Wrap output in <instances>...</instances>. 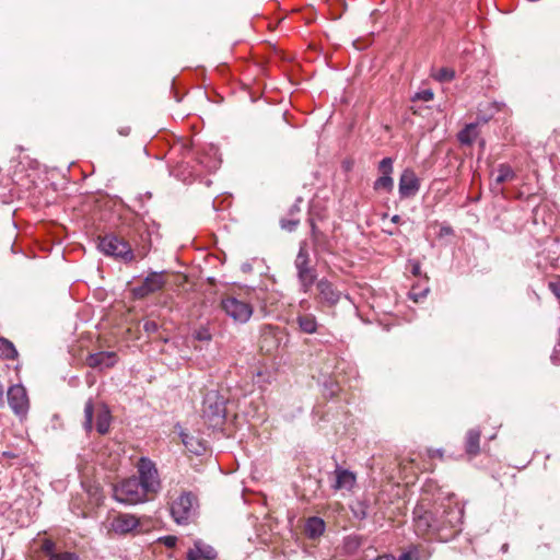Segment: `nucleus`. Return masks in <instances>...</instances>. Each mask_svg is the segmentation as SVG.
<instances>
[{
  "label": "nucleus",
  "mask_w": 560,
  "mask_h": 560,
  "mask_svg": "<svg viewBox=\"0 0 560 560\" xmlns=\"http://www.w3.org/2000/svg\"><path fill=\"white\" fill-rule=\"evenodd\" d=\"M97 247L106 256L115 257L124 262H131L137 258L143 259L150 252V244L133 250L127 241L114 234L101 237Z\"/></svg>",
  "instance_id": "nucleus-1"
},
{
  "label": "nucleus",
  "mask_w": 560,
  "mask_h": 560,
  "mask_svg": "<svg viewBox=\"0 0 560 560\" xmlns=\"http://www.w3.org/2000/svg\"><path fill=\"white\" fill-rule=\"evenodd\" d=\"M96 411V431L104 435L108 433L112 422V413L109 408L105 404H100L97 407L94 406L93 400L89 399L84 406V422L83 428L86 432H92L93 416Z\"/></svg>",
  "instance_id": "nucleus-2"
},
{
  "label": "nucleus",
  "mask_w": 560,
  "mask_h": 560,
  "mask_svg": "<svg viewBox=\"0 0 560 560\" xmlns=\"http://www.w3.org/2000/svg\"><path fill=\"white\" fill-rule=\"evenodd\" d=\"M148 495L137 477L125 479L114 487V499L120 503L138 504L144 502Z\"/></svg>",
  "instance_id": "nucleus-3"
},
{
  "label": "nucleus",
  "mask_w": 560,
  "mask_h": 560,
  "mask_svg": "<svg viewBox=\"0 0 560 560\" xmlns=\"http://www.w3.org/2000/svg\"><path fill=\"white\" fill-rule=\"evenodd\" d=\"M198 510V499L192 492H183L171 505V514L174 521L179 524H188Z\"/></svg>",
  "instance_id": "nucleus-4"
},
{
  "label": "nucleus",
  "mask_w": 560,
  "mask_h": 560,
  "mask_svg": "<svg viewBox=\"0 0 560 560\" xmlns=\"http://www.w3.org/2000/svg\"><path fill=\"white\" fill-rule=\"evenodd\" d=\"M225 399L218 390H209L202 401V416L213 425L219 424L225 418Z\"/></svg>",
  "instance_id": "nucleus-5"
},
{
  "label": "nucleus",
  "mask_w": 560,
  "mask_h": 560,
  "mask_svg": "<svg viewBox=\"0 0 560 560\" xmlns=\"http://www.w3.org/2000/svg\"><path fill=\"white\" fill-rule=\"evenodd\" d=\"M139 481L148 494H155L161 488V481L155 464L147 457L138 463Z\"/></svg>",
  "instance_id": "nucleus-6"
},
{
  "label": "nucleus",
  "mask_w": 560,
  "mask_h": 560,
  "mask_svg": "<svg viewBox=\"0 0 560 560\" xmlns=\"http://www.w3.org/2000/svg\"><path fill=\"white\" fill-rule=\"evenodd\" d=\"M221 308L236 323H246L253 314V307L249 303L234 296L222 299Z\"/></svg>",
  "instance_id": "nucleus-7"
},
{
  "label": "nucleus",
  "mask_w": 560,
  "mask_h": 560,
  "mask_svg": "<svg viewBox=\"0 0 560 560\" xmlns=\"http://www.w3.org/2000/svg\"><path fill=\"white\" fill-rule=\"evenodd\" d=\"M295 267L298 269V276L304 292H307L315 281L314 271L308 268V252L306 244L300 245L299 254L295 259Z\"/></svg>",
  "instance_id": "nucleus-8"
},
{
  "label": "nucleus",
  "mask_w": 560,
  "mask_h": 560,
  "mask_svg": "<svg viewBox=\"0 0 560 560\" xmlns=\"http://www.w3.org/2000/svg\"><path fill=\"white\" fill-rule=\"evenodd\" d=\"M8 402L16 416H26L30 404L26 389L22 385H13L9 388Z\"/></svg>",
  "instance_id": "nucleus-9"
},
{
  "label": "nucleus",
  "mask_w": 560,
  "mask_h": 560,
  "mask_svg": "<svg viewBox=\"0 0 560 560\" xmlns=\"http://www.w3.org/2000/svg\"><path fill=\"white\" fill-rule=\"evenodd\" d=\"M165 284L162 273L151 272L140 285L132 289V293L137 299H143L149 294L160 291Z\"/></svg>",
  "instance_id": "nucleus-10"
},
{
  "label": "nucleus",
  "mask_w": 560,
  "mask_h": 560,
  "mask_svg": "<svg viewBox=\"0 0 560 560\" xmlns=\"http://www.w3.org/2000/svg\"><path fill=\"white\" fill-rule=\"evenodd\" d=\"M413 514L415 526L420 534H425L430 530H441L440 518H435L432 512L422 511L420 508H417Z\"/></svg>",
  "instance_id": "nucleus-11"
},
{
  "label": "nucleus",
  "mask_w": 560,
  "mask_h": 560,
  "mask_svg": "<svg viewBox=\"0 0 560 560\" xmlns=\"http://www.w3.org/2000/svg\"><path fill=\"white\" fill-rule=\"evenodd\" d=\"M332 474L335 480L331 483V488L335 491H351L355 487L357 475L353 471L337 465Z\"/></svg>",
  "instance_id": "nucleus-12"
},
{
  "label": "nucleus",
  "mask_w": 560,
  "mask_h": 560,
  "mask_svg": "<svg viewBox=\"0 0 560 560\" xmlns=\"http://www.w3.org/2000/svg\"><path fill=\"white\" fill-rule=\"evenodd\" d=\"M398 188L400 198L413 197L419 191L420 182L412 170L406 168L401 173Z\"/></svg>",
  "instance_id": "nucleus-13"
},
{
  "label": "nucleus",
  "mask_w": 560,
  "mask_h": 560,
  "mask_svg": "<svg viewBox=\"0 0 560 560\" xmlns=\"http://www.w3.org/2000/svg\"><path fill=\"white\" fill-rule=\"evenodd\" d=\"M464 517V510L463 508L458 506L457 504L448 505L446 509L443 510L442 515L440 518V525L441 529L444 528H457Z\"/></svg>",
  "instance_id": "nucleus-14"
},
{
  "label": "nucleus",
  "mask_w": 560,
  "mask_h": 560,
  "mask_svg": "<svg viewBox=\"0 0 560 560\" xmlns=\"http://www.w3.org/2000/svg\"><path fill=\"white\" fill-rule=\"evenodd\" d=\"M139 525V518L132 514L120 513L115 516L112 521V529L120 535L128 534L137 528Z\"/></svg>",
  "instance_id": "nucleus-15"
},
{
  "label": "nucleus",
  "mask_w": 560,
  "mask_h": 560,
  "mask_svg": "<svg viewBox=\"0 0 560 560\" xmlns=\"http://www.w3.org/2000/svg\"><path fill=\"white\" fill-rule=\"evenodd\" d=\"M117 362V354L113 351L92 353L86 358V364L92 369L113 368Z\"/></svg>",
  "instance_id": "nucleus-16"
},
{
  "label": "nucleus",
  "mask_w": 560,
  "mask_h": 560,
  "mask_svg": "<svg viewBox=\"0 0 560 560\" xmlns=\"http://www.w3.org/2000/svg\"><path fill=\"white\" fill-rule=\"evenodd\" d=\"M317 290L320 299L330 306L336 305L341 298V292L336 290L326 279H322L317 282Z\"/></svg>",
  "instance_id": "nucleus-17"
},
{
  "label": "nucleus",
  "mask_w": 560,
  "mask_h": 560,
  "mask_svg": "<svg viewBox=\"0 0 560 560\" xmlns=\"http://www.w3.org/2000/svg\"><path fill=\"white\" fill-rule=\"evenodd\" d=\"M215 557V550L200 541H196L194 548L187 552V560H213Z\"/></svg>",
  "instance_id": "nucleus-18"
},
{
  "label": "nucleus",
  "mask_w": 560,
  "mask_h": 560,
  "mask_svg": "<svg viewBox=\"0 0 560 560\" xmlns=\"http://www.w3.org/2000/svg\"><path fill=\"white\" fill-rule=\"evenodd\" d=\"M325 528L326 524L324 520L317 516H313L306 521L304 532L308 538L315 539L324 534Z\"/></svg>",
  "instance_id": "nucleus-19"
},
{
  "label": "nucleus",
  "mask_w": 560,
  "mask_h": 560,
  "mask_svg": "<svg viewBox=\"0 0 560 560\" xmlns=\"http://www.w3.org/2000/svg\"><path fill=\"white\" fill-rule=\"evenodd\" d=\"M277 328L272 326H264L261 330V349H266L267 352H270L273 348L277 350L279 346V341L277 338Z\"/></svg>",
  "instance_id": "nucleus-20"
},
{
  "label": "nucleus",
  "mask_w": 560,
  "mask_h": 560,
  "mask_svg": "<svg viewBox=\"0 0 560 560\" xmlns=\"http://www.w3.org/2000/svg\"><path fill=\"white\" fill-rule=\"evenodd\" d=\"M480 436L481 432L478 429H470L466 434L465 450L470 456H476L480 452Z\"/></svg>",
  "instance_id": "nucleus-21"
},
{
  "label": "nucleus",
  "mask_w": 560,
  "mask_h": 560,
  "mask_svg": "<svg viewBox=\"0 0 560 560\" xmlns=\"http://www.w3.org/2000/svg\"><path fill=\"white\" fill-rule=\"evenodd\" d=\"M296 323L302 332L314 334L317 330L318 324L316 317L313 314L299 315Z\"/></svg>",
  "instance_id": "nucleus-22"
},
{
  "label": "nucleus",
  "mask_w": 560,
  "mask_h": 560,
  "mask_svg": "<svg viewBox=\"0 0 560 560\" xmlns=\"http://www.w3.org/2000/svg\"><path fill=\"white\" fill-rule=\"evenodd\" d=\"M19 355L14 345L7 338H0V357L5 360H14Z\"/></svg>",
  "instance_id": "nucleus-23"
},
{
  "label": "nucleus",
  "mask_w": 560,
  "mask_h": 560,
  "mask_svg": "<svg viewBox=\"0 0 560 560\" xmlns=\"http://www.w3.org/2000/svg\"><path fill=\"white\" fill-rule=\"evenodd\" d=\"M477 137V125L469 124L458 133V141L462 144H471Z\"/></svg>",
  "instance_id": "nucleus-24"
},
{
  "label": "nucleus",
  "mask_w": 560,
  "mask_h": 560,
  "mask_svg": "<svg viewBox=\"0 0 560 560\" xmlns=\"http://www.w3.org/2000/svg\"><path fill=\"white\" fill-rule=\"evenodd\" d=\"M515 178V172L508 164H500L497 168V184H503L505 182L513 180Z\"/></svg>",
  "instance_id": "nucleus-25"
},
{
  "label": "nucleus",
  "mask_w": 560,
  "mask_h": 560,
  "mask_svg": "<svg viewBox=\"0 0 560 560\" xmlns=\"http://www.w3.org/2000/svg\"><path fill=\"white\" fill-rule=\"evenodd\" d=\"M432 78L439 82H450L455 78V71L451 68H440L432 73Z\"/></svg>",
  "instance_id": "nucleus-26"
},
{
  "label": "nucleus",
  "mask_w": 560,
  "mask_h": 560,
  "mask_svg": "<svg viewBox=\"0 0 560 560\" xmlns=\"http://www.w3.org/2000/svg\"><path fill=\"white\" fill-rule=\"evenodd\" d=\"M394 188V180L392 176L382 175L374 182L375 190H385L387 192L392 191Z\"/></svg>",
  "instance_id": "nucleus-27"
},
{
  "label": "nucleus",
  "mask_w": 560,
  "mask_h": 560,
  "mask_svg": "<svg viewBox=\"0 0 560 560\" xmlns=\"http://www.w3.org/2000/svg\"><path fill=\"white\" fill-rule=\"evenodd\" d=\"M369 505L365 501H357L353 505H351V511L355 518L364 520L368 516Z\"/></svg>",
  "instance_id": "nucleus-28"
},
{
  "label": "nucleus",
  "mask_w": 560,
  "mask_h": 560,
  "mask_svg": "<svg viewBox=\"0 0 560 560\" xmlns=\"http://www.w3.org/2000/svg\"><path fill=\"white\" fill-rule=\"evenodd\" d=\"M194 337L199 341H210L212 339V334L208 327L201 326L195 330Z\"/></svg>",
  "instance_id": "nucleus-29"
},
{
  "label": "nucleus",
  "mask_w": 560,
  "mask_h": 560,
  "mask_svg": "<svg viewBox=\"0 0 560 560\" xmlns=\"http://www.w3.org/2000/svg\"><path fill=\"white\" fill-rule=\"evenodd\" d=\"M378 170L382 173V175L390 176L393 173V159L384 158L378 164Z\"/></svg>",
  "instance_id": "nucleus-30"
},
{
  "label": "nucleus",
  "mask_w": 560,
  "mask_h": 560,
  "mask_svg": "<svg viewBox=\"0 0 560 560\" xmlns=\"http://www.w3.org/2000/svg\"><path fill=\"white\" fill-rule=\"evenodd\" d=\"M48 560H79V557L74 552L65 551L56 555H51Z\"/></svg>",
  "instance_id": "nucleus-31"
},
{
  "label": "nucleus",
  "mask_w": 560,
  "mask_h": 560,
  "mask_svg": "<svg viewBox=\"0 0 560 560\" xmlns=\"http://www.w3.org/2000/svg\"><path fill=\"white\" fill-rule=\"evenodd\" d=\"M433 96H434V94H433L432 90L427 89V90L417 92L416 95L413 96V100L429 102V101L433 100Z\"/></svg>",
  "instance_id": "nucleus-32"
},
{
  "label": "nucleus",
  "mask_w": 560,
  "mask_h": 560,
  "mask_svg": "<svg viewBox=\"0 0 560 560\" xmlns=\"http://www.w3.org/2000/svg\"><path fill=\"white\" fill-rule=\"evenodd\" d=\"M42 550L46 556L50 559L51 555H56L55 552V542L51 539H45L42 544Z\"/></svg>",
  "instance_id": "nucleus-33"
},
{
  "label": "nucleus",
  "mask_w": 560,
  "mask_h": 560,
  "mask_svg": "<svg viewBox=\"0 0 560 560\" xmlns=\"http://www.w3.org/2000/svg\"><path fill=\"white\" fill-rule=\"evenodd\" d=\"M143 329L148 335L154 334L159 330V325L154 320H145L143 323Z\"/></svg>",
  "instance_id": "nucleus-34"
},
{
  "label": "nucleus",
  "mask_w": 560,
  "mask_h": 560,
  "mask_svg": "<svg viewBox=\"0 0 560 560\" xmlns=\"http://www.w3.org/2000/svg\"><path fill=\"white\" fill-rule=\"evenodd\" d=\"M160 541L162 544H164L167 548H173L176 546V542H177V537L175 536H164L162 538H160Z\"/></svg>",
  "instance_id": "nucleus-35"
},
{
  "label": "nucleus",
  "mask_w": 560,
  "mask_h": 560,
  "mask_svg": "<svg viewBox=\"0 0 560 560\" xmlns=\"http://www.w3.org/2000/svg\"><path fill=\"white\" fill-rule=\"evenodd\" d=\"M416 552V548H412L404 553H401L398 560H413V553Z\"/></svg>",
  "instance_id": "nucleus-36"
},
{
  "label": "nucleus",
  "mask_w": 560,
  "mask_h": 560,
  "mask_svg": "<svg viewBox=\"0 0 560 560\" xmlns=\"http://www.w3.org/2000/svg\"><path fill=\"white\" fill-rule=\"evenodd\" d=\"M550 291L558 298L560 299V285L556 282H550L548 284Z\"/></svg>",
  "instance_id": "nucleus-37"
},
{
  "label": "nucleus",
  "mask_w": 560,
  "mask_h": 560,
  "mask_svg": "<svg viewBox=\"0 0 560 560\" xmlns=\"http://www.w3.org/2000/svg\"><path fill=\"white\" fill-rule=\"evenodd\" d=\"M430 457H443V450L436 448V450H429L428 451Z\"/></svg>",
  "instance_id": "nucleus-38"
},
{
  "label": "nucleus",
  "mask_w": 560,
  "mask_h": 560,
  "mask_svg": "<svg viewBox=\"0 0 560 560\" xmlns=\"http://www.w3.org/2000/svg\"><path fill=\"white\" fill-rule=\"evenodd\" d=\"M420 272H421L420 264L419 262H415L413 266H412V273L415 276H419Z\"/></svg>",
  "instance_id": "nucleus-39"
},
{
  "label": "nucleus",
  "mask_w": 560,
  "mask_h": 560,
  "mask_svg": "<svg viewBox=\"0 0 560 560\" xmlns=\"http://www.w3.org/2000/svg\"><path fill=\"white\" fill-rule=\"evenodd\" d=\"M282 118H283L288 124H290V125H291V121H290V115H289L288 110H283V112H282ZM293 125H294V124H292V126H293Z\"/></svg>",
  "instance_id": "nucleus-40"
},
{
  "label": "nucleus",
  "mask_w": 560,
  "mask_h": 560,
  "mask_svg": "<svg viewBox=\"0 0 560 560\" xmlns=\"http://www.w3.org/2000/svg\"><path fill=\"white\" fill-rule=\"evenodd\" d=\"M2 455L7 458H15L16 457V455L12 452H3Z\"/></svg>",
  "instance_id": "nucleus-41"
},
{
  "label": "nucleus",
  "mask_w": 560,
  "mask_h": 560,
  "mask_svg": "<svg viewBox=\"0 0 560 560\" xmlns=\"http://www.w3.org/2000/svg\"><path fill=\"white\" fill-rule=\"evenodd\" d=\"M392 222L393 223H399L400 222V217L398 214H395L392 217Z\"/></svg>",
  "instance_id": "nucleus-42"
},
{
  "label": "nucleus",
  "mask_w": 560,
  "mask_h": 560,
  "mask_svg": "<svg viewBox=\"0 0 560 560\" xmlns=\"http://www.w3.org/2000/svg\"><path fill=\"white\" fill-rule=\"evenodd\" d=\"M3 397V386L0 384V404L2 402Z\"/></svg>",
  "instance_id": "nucleus-43"
},
{
  "label": "nucleus",
  "mask_w": 560,
  "mask_h": 560,
  "mask_svg": "<svg viewBox=\"0 0 560 560\" xmlns=\"http://www.w3.org/2000/svg\"><path fill=\"white\" fill-rule=\"evenodd\" d=\"M413 560H420L419 558V551L418 549L416 548V552L413 553Z\"/></svg>",
  "instance_id": "nucleus-44"
},
{
  "label": "nucleus",
  "mask_w": 560,
  "mask_h": 560,
  "mask_svg": "<svg viewBox=\"0 0 560 560\" xmlns=\"http://www.w3.org/2000/svg\"><path fill=\"white\" fill-rule=\"evenodd\" d=\"M121 135L124 136H127L129 133V128H124L121 131H120Z\"/></svg>",
  "instance_id": "nucleus-45"
}]
</instances>
